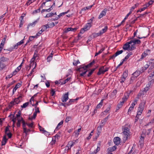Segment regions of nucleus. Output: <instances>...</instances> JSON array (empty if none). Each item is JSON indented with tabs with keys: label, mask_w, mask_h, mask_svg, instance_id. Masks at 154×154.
Instances as JSON below:
<instances>
[{
	"label": "nucleus",
	"mask_w": 154,
	"mask_h": 154,
	"mask_svg": "<svg viewBox=\"0 0 154 154\" xmlns=\"http://www.w3.org/2000/svg\"><path fill=\"white\" fill-rule=\"evenodd\" d=\"M123 132V141L125 143L128 139V136L130 135V129L128 127H125L122 129Z\"/></svg>",
	"instance_id": "f257e3e1"
},
{
	"label": "nucleus",
	"mask_w": 154,
	"mask_h": 154,
	"mask_svg": "<svg viewBox=\"0 0 154 154\" xmlns=\"http://www.w3.org/2000/svg\"><path fill=\"white\" fill-rule=\"evenodd\" d=\"M9 127H10V126L8 125L6 127L5 132V134L8 136L9 138H11L12 136V134L9 130Z\"/></svg>",
	"instance_id": "f03ea898"
},
{
	"label": "nucleus",
	"mask_w": 154,
	"mask_h": 154,
	"mask_svg": "<svg viewBox=\"0 0 154 154\" xmlns=\"http://www.w3.org/2000/svg\"><path fill=\"white\" fill-rule=\"evenodd\" d=\"M144 72L143 68H142V69H140V71L137 70L135 72H134L132 74V75L135 77V78H136L141 73Z\"/></svg>",
	"instance_id": "7ed1b4c3"
},
{
	"label": "nucleus",
	"mask_w": 154,
	"mask_h": 154,
	"mask_svg": "<svg viewBox=\"0 0 154 154\" xmlns=\"http://www.w3.org/2000/svg\"><path fill=\"white\" fill-rule=\"evenodd\" d=\"M146 104V101H144L142 102L139 104V106L138 108V110L143 111L144 109V106Z\"/></svg>",
	"instance_id": "20e7f679"
},
{
	"label": "nucleus",
	"mask_w": 154,
	"mask_h": 154,
	"mask_svg": "<svg viewBox=\"0 0 154 154\" xmlns=\"http://www.w3.org/2000/svg\"><path fill=\"white\" fill-rule=\"evenodd\" d=\"M75 143V141H69L66 147H68L67 150L70 149L73 146Z\"/></svg>",
	"instance_id": "39448f33"
},
{
	"label": "nucleus",
	"mask_w": 154,
	"mask_h": 154,
	"mask_svg": "<svg viewBox=\"0 0 154 154\" xmlns=\"http://www.w3.org/2000/svg\"><path fill=\"white\" fill-rule=\"evenodd\" d=\"M68 92L64 94L62 98V101L63 102H66L68 99Z\"/></svg>",
	"instance_id": "423d86ee"
},
{
	"label": "nucleus",
	"mask_w": 154,
	"mask_h": 154,
	"mask_svg": "<svg viewBox=\"0 0 154 154\" xmlns=\"http://www.w3.org/2000/svg\"><path fill=\"white\" fill-rule=\"evenodd\" d=\"M130 44H131V43L130 41L126 42L124 45L123 47V49L125 50H128L129 48L130 47Z\"/></svg>",
	"instance_id": "0eeeda50"
},
{
	"label": "nucleus",
	"mask_w": 154,
	"mask_h": 154,
	"mask_svg": "<svg viewBox=\"0 0 154 154\" xmlns=\"http://www.w3.org/2000/svg\"><path fill=\"white\" fill-rule=\"evenodd\" d=\"M131 44L132 43H134L136 44L140 45L141 43V41L135 38L133 39L130 41Z\"/></svg>",
	"instance_id": "6e6552de"
},
{
	"label": "nucleus",
	"mask_w": 154,
	"mask_h": 154,
	"mask_svg": "<svg viewBox=\"0 0 154 154\" xmlns=\"http://www.w3.org/2000/svg\"><path fill=\"white\" fill-rule=\"evenodd\" d=\"M107 11V9L106 8L104 9V10L103 11L100 13L99 16L98 18L100 19L103 16H105L106 15Z\"/></svg>",
	"instance_id": "1a4fd4ad"
},
{
	"label": "nucleus",
	"mask_w": 154,
	"mask_h": 154,
	"mask_svg": "<svg viewBox=\"0 0 154 154\" xmlns=\"http://www.w3.org/2000/svg\"><path fill=\"white\" fill-rule=\"evenodd\" d=\"M92 24H91V23H90L89 22L84 27V29H85V31H87L90 29L92 26Z\"/></svg>",
	"instance_id": "9d476101"
},
{
	"label": "nucleus",
	"mask_w": 154,
	"mask_h": 154,
	"mask_svg": "<svg viewBox=\"0 0 154 154\" xmlns=\"http://www.w3.org/2000/svg\"><path fill=\"white\" fill-rule=\"evenodd\" d=\"M104 66H101L99 68V71L97 73V75H100L104 73V72H103L104 71Z\"/></svg>",
	"instance_id": "9b49d317"
},
{
	"label": "nucleus",
	"mask_w": 154,
	"mask_h": 154,
	"mask_svg": "<svg viewBox=\"0 0 154 154\" xmlns=\"http://www.w3.org/2000/svg\"><path fill=\"white\" fill-rule=\"evenodd\" d=\"M120 138L119 137H115L113 139L114 143L116 145H119L120 143Z\"/></svg>",
	"instance_id": "f8f14e48"
},
{
	"label": "nucleus",
	"mask_w": 154,
	"mask_h": 154,
	"mask_svg": "<svg viewBox=\"0 0 154 154\" xmlns=\"http://www.w3.org/2000/svg\"><path fill=\"white\" fill-rule=\"evenodd\" d=\"M123 52V51L122 50L117 51L114 55L111 57L110 59H112L113 58H115L117 56L122 54Z\"/></svg>",
	"instance_id": "ddd939ff"
},
{
	"label": "nucleus",
	"mask_w": 154,
	"mask_h": 154,
	"mask_svg": "<svg viewBox=\"0 0 154 154\" xmlns=\"http://www.w3.org/2000/svg\"><path fill=\"white\" fill-rule=\"evenodd\" d=\"M9 59L4 57H2L0 58V62L2 63H5V62H8Z\"/></svg>",
	"instance_id": "4468645a"
},
{
	"label": "nucleus",
	"mask_w": 154,
	"mask_h": 154,
	"mask_svg": "<svg viewBox=\"0 0 154 154\" xmlns=\"http://www.w3.org/2000/svg\"><path fill=\"white\" fill-rule=\"evenodd\" d=\"M39 20V18H38L36 20H35L32 23L29 24L27 26V29H28L29 27L30 26L34 27L36 24V23Z\"/></svg>",
	"instance_id": "2eb2a0df"
},
{
	"label": "nucleus",
	"mask_w": 154,
	"mask_h": 154,
	"mask_svg": "<svg viewBox=\"0 0 154 154\" xmlns=\"http://www.w3.org/2000/svg\"><path fill=\"white\" fill-rule=\"evenodd\" d=\"M87 69L86 68H85V66H80L79 67L76 69L77 71L79 72H84L85 70H86V69Z\"/></svg>",
	"instance_id": "dca6fc26"
},
{
	"label": "nucleus",
	"mask_w": 154,
	"mask_h": 154,
	"mask_svg": "<svg viewBox=\"0 0 154 154\" xmlns=\"http://www.w3.org/2000/svg\"><path fill=\"white\" fill-rule=\"evenodd\" d=\"M142 135V134H141V136H140V138L139 141V143H140V145L141 146H143L144 142V137Z\"/></svg>",
	"instance_id": "f3484780"
},
{
	"label": "nucleus",
	"mask_w": 154,
	"mask_h": 154,
	"mask_svg": "<svg viewBox=\"0 0 154 154\" xmlns=\"http://www.w3.org/2000/svg\"><path fill=\"white\" fill-rule=\"evenodd\" d=\"M21 86V85L19 83H17V85H16L13 88V94H14V92L16 91V90L19 88Z\"/></svg>",
	"instance_id": "a211bd4d"
},
{
	"label": "nucleus",
	"mask_w": 154,
	"mask_h": 154,
	"mask_svg": "<svg viewBox=\"0 0 154 154\" xmlns=\"http://www.w3.org/2000/svg\"><path fill=\"white\" fill-rule=\"evenodd\" d=\"M7 37L6 35L4 36V38L2 39L1 43L0 44V46L2 47H3L5 42L6 39Z\"/></svg>",
	"instance_id": "6ab92c4d"
},
{
	"label": "nucleus",
	"mask_w": 154,
	"mask_h": 154,
	"mask_svg": "<svg viewBox=\"0 0 154 154\" xmlns=\"http://www.w3.org/2000/svg\"><path fill=\"white\" fill-rule=\"evenodd\" d=\"M41 30L43 32L46 30L47 28H49V25L47 24L45 25H44L42 26Z\"/></svg>",
	"instance_id": "aec40b11"
},
{
	"label": "nucleus",
	"mask_w": 154,
	"mask_h": 154,
	"mask_svg": "<svg viewBox=\"0 0 154 154\" xmlns=\"http://www.w3.org/2000/svg\"><path fill=\"white\" fill-rule=\"evenodd\" d=\"M116 149V146H113L112 147H109L107 150V152H112L115 150Z\"/></svg>",
	"instance_id": "412c9836"
},
{
	"label": "nucleus",
	"mask_w": 154,
	"mask_h": 154,
	"mask_svg": "<svg viewBox=\"0 0 154 154\" xmlns=\"http://www.w3.org/2000/svg\"><path fill=\"white\" fill-rule=\"evenodd\" d=\"M7 140L8 139L6 138V136L5 135L3 137L2 140V146L5 145L6 143Z\"/></svg>",
	"instance_id": "4be33fe9"
},
{
	"label": "nucleus",
	"mask_w": 154,
	"mask_h": 154,
	"mask_svg": "<svg viewBox=\"0 0 154 154\" xmlns=\"http://www.w3.org/2000/svg\"><path fill=\"white\" fill-rule=\"evenodd\" d=\"M109 116V115L107 116L104 119L101 121V123L102 126H103L105 124V123L107 122Z\"/></svg>",
	"instance_id": "5701e85b"
},
{
	"label": "nucleus",
	"mask_w": 154,
	"mask_h": 154,
	"mask_svg": "<svg viewBox=\"0 0 154 154\" xmlns=\"http://www.w3.org/2000/svg\"><path fill=\"white\" fill-rule=\"evenodd\" d=\"M6 66V64L0 62V70H2L4 69Z\"/></svg>",
	"instance_id": "b1692460"
},
{
	"label": "nucleus",
	"mask_w": 154,
	"mask_h": 154,
	"mask_svg": "<svg viewBox=\"0 0 154 154\" xmlns=\"http://www.w3.org/2000/svg\"><path fill=\"white\" fill-rule=\"evenodd\" d=\"M63 121H62L61 122H60V123H58L55 130V131H57L61 127L60 126L62 125L63 124Z\"/></svg>",
	"instance_id": "393cba45"
},
{
	"label": "nucleus",
	"mask_w": 154,
	"mask_h": 154,
	"mask_svg": "<svg viewBox=\"0 0 154 154\" xmlns=\"http://www.w3.org/2000/svg\"><path fill=\"white\" fill-rule=\"evenodd\" d=\"M129 97V95L128 94H127V95L125 94L124 96L122 98V103H124V102L126 101Z\"/></svg>",
	"instance_id": "a878e982"
},
{
	"label": "nucleus",
	"mask_w": 154,
	"mask_h": 154,
	"mask_svg": "<svg viewBox=\"0 0 154 154\" xmlns=\"http://www.w3.org/2000/svg\"><path fill=\"white\" fill-rule=\"evenodd\" d=\"M95 60H93L92 62L88 64L87 65L85 66V68H86L87 69L88 68L91 67L92 65H94V63H95Z\"/></svg>",
	"instance_id": "bb28decb"
},
{
	"label": "nucleus",
	"mask_w": 154,
	"mask_h": 154,
	"mask_svg": "<svg viewBox=\"0 0 154 154\" xmlns=\"http://www.w3.org/2000/svg\"><path fill=\"white\" fill-rule=\"evenodd\" d=\"M22 98V96H20L18 97L17 98H15L14 100V102L16 104H18L20 102V99Z\"/></svg>",
	"instance_id": "cd10ccee"
},
{
	"label": "nucleus",
	"mask_w": 154,
	"mask_h": 154,
	"mask_svg": "<svg viewBox=\"0 0 154 154\" xmlns=\"http://www.w3.org/2000/svg\"><path fill=\"white\" fill-rule=\"evenodd\" d=\"M100 143H101L100 142V141L98 143V146L97 147V149H96V150H95L94 151V153H95V154H96L100 150Z\"/></svg>",
	"instance_id": "c85d7f7f"
},
{
	"label": "nucleus",
	"mask_w": 154,
	"mask_h": 154,
	"mask_svg": "<svg viewBox=\"0 0 154 154\" xmlns=\"http://www.w3.org/2000/svg\"><path fill=\"white\" fill-rule=\"evenodd\" d=\"M98 66L96 67L95 68L92 69L91 71L89 72L88 74L87 75L88 77H90L92 74L93 72L97 68Z\"/></svg>",
	"instance_id": "c756f323"
},
{
	"label": "nucleus",
	"mask_w": 154,
	"mask_h": 154,
	"mask_svg": "<svg viewBox=\"0 0 154 154\" xmlns=\"http://www.w3.org/2000/svg\"><path fill=\"white\" fill-rule=\"evenodd\" d=\"M150 87V85L149 83H148L147 85L144 88L143 91V93L144 92L146 93L147 91L149 90V89Z\"/></svg>",
	"instance_id": "7c9ffc66"
},
{
	"label": "nucleus",
	"mask_w": 154,
	"mask_h": 154,
	"mask_svg": "<svg viewBox=\"0 0 154 154\" xmlns=\"http://www.w3.org/2000/svg\"><path fill=\"white\" fill-rule=\"evenodd\" d=\"M123 103H122V102H120V103L117 105L116 111H117V110H118L119 109L121 108L122 107Z\"/></svg>",
	"instance_id": "2f4dec72"
},
{
	"label": "nucleus",
	"mask_w": 154,
	"mask_h": 154,
	"mask_svg": "<svg viewBox=\"0 0 154 154\" xmlns=\"http://www.w3.org/2000/svg\"><path fill=\"white\" fill-rule=\"evenodd\" d=\"M108 29V27L107 26H106L104 29H102V30L100 31V33L102 34L106 32L107 30Z\"/></svg>",
	"instance_id": "473e14b6"
},
{
	"label": "nucleus",
	"mask_w": 154,
	"mask_h": 154,
	"mask_svg": "<svg viewBox=\"0 0 154 154\" xmlns=\"http://www.w3.org/2000/svg\"><path fill=\"white\" fill-rule=\"evenodd\" d=\"M21 69L20 66H18L15 70V71L13 72V74L14 75H15Z\"/></svg>",
	"instance_id": "72a5a7b5"
},
{
	"label": "nucleus",
	"mask_w": 154,
	"mask_h": 154,
	"mask_svg": "<svg viewBox=\"0 0 154 154\" xmlns=\"http://www.w3.org/2000/svg\"><path fill=\"white\" fill-rule=\"evenodd\" d=\"M103 126H102V125H101L97 128V130L98 132V133H98L99 134H100V133H101V131L102 128Z\"/></svg>",
	"instance_id": "f704fd0d"
},
{
	"label": "nucleus",
	"mask_w": 154,
	"mask_h": 154,
	"mask_svg": "<svg viewBox=\"0 0 154 154\" xmlns=\"http://www.w3.org/2000/svg\"><path fill=\"white\" fill-rule=\"evenodd\" d=\"M142 94H143V91H140L139 94H137L136 98L137 99H139L140 97L141 96Z\"/></svg>",
	"instance_id": "c9c22d12"
},
{
	"label": "nucleus",
	"mask_w": 154,
	"mask_h": 154,
	"mask_svg": "<svg viewBox=\"0 0 154 154\" xmlns=\"http://www.w3.org/2000/svg\"><path fill=\"white\" fill-rule=\"evenodd\" d=\"M71 104V103L70 102V100L68 102H67L65 103H62V105L63 106L65 107L66 106H69Z\"/></svg>",
	"instance_id": "e433bc0d"
},
{
	"label": "nucleus",
	"mask_w": 154,
	"mask_h": 154,
	"mask_svg": "<svg viewBox=\"0 0 154 154\" xmlns=\"http://www.w3.org/2000/svg\"><path fill=\"white\" fill-rule=\"evenodd\" d=\"M139 5V4L138 3H137V4H135L134 6H133L131 9V11H131V12H132L133 11V10H134V9L135 8H136Z\"/></svg>",
	"instance_id": "4c0bfd02"
},
{
	"label": "nucleus",
	"mask_w": 154,
	"mask_h": 154,
	"mask_svg": "<svg viewBox=\"0 0 154 154\" xmlns=\"http://www.w3.org/2000/svg\"><path fill=\"white\" fill-rule=\"evenodd\" d=\"M117 91L116 89L114 90L113 92L111 93V96H115V97H116V95L117 94Z\"/></svg>",
	"instance_id": "58836bf2"
},
{
	"label": "nucleus",
	"mask_w": 154,
	"mask_h": 154,
	"mask_svg": "<svg viewBox=\"0 0 154 154\" xmlns=\"http://www.w3.org/2000/svg\"><path fill=\"white\" fill-rule=\"evenodd\" d=\"M87 71L88 70L87 69H86V70H85L84 72H83L80 74V76L85 77V75Z\"/></svg>",
	"instance_id": "ea45409f"
},
{
	"label": "nucleus",
	"mask_w": 154,
	"mask_h": 154,
	"mask_svg": "<svg viewBox=\"0 0 154 154\" xmlns=\"http://www.w3.org/2000/svg\"><path fill=\"white\" fill-rule=\"evenodd\" d=\"M70 28H65L63 30V33H67L68 32L70 31Z\"/></svg>",
	"instance_id": "a19ab883"
},
{
	"label": "nucleus",
	"mask_w": 154,
	"mask_h": 154,
	"mask_svg": "<svg viewBox=\"0 0 154 154\" xmlns=\"http://www.w3.org/2000/svg\"><path fill=\"white\" fill-rule=\"evenodd\" d=\"M27 123L25 122H23L22 123V126L23 130H24L25 131L26 129V125Z\"/></svg>",
	"instance_id": "79ce46f5"
},
{
	"label": "nucleus",
	"mask_w": 154,
	"mask_h": 154,
	"mask_svg": "<svg viewBox=\"0 0 154 154\" xmlns=\"http://www.w3.org/2000/svg\"><path fill=\"white\" fill-rule=\"evenodd\" d=\"M15 102H14V101H11L10 103V104L9 106V109H11L13 106L15 105Z\"/></svg>",
	"instance_id": "37998d69"
},
{
	"label": "nucleus",
	"mask_w": 154,
	"mask_h": 154,
	"mask_svg": "<svg viewBox=\"0 0 154 154\" xmlns=\"http://www.w3.org/2000/svg\"><path fill=\"white\" fill-rule=\"evenodd\" d=\"M29 102H27L24 103L22 106H21V107L22 108H25L29 104Z\"/></svg>",
	"instance_id": "c03bdc74"
},
{
	"label": "nucleus",
	"mask_w": 154,
	"mask_h": 154,
	"mask_svg": "<svg viewBox=\"0 0 154 154\" xmlns=\"http://www.w3.org/2000/svg\"><path fill=\"white\" fill-rule=\"evenodd\" d=\"M25 36H24V38L21 40L20 41L18 42L17 43V45L18 46H20L22 44L24 43L23 40H24L25 39Z\"/></svg>",
	"instance_id": "a18cd8bd"
},
{
	"label": "nucleus",
	"mask_w": 154,
	"mask_h": 154,
	"mask_svg": "<svg viewBox=\"0 0 154 154\" xmlns=\"http://www.w3.org/2000/svg\"><path fill=\"white\" fill-rule=\"evenodd\" d=\"M36 0H28L26 3V5L28 6L30 4L32 3V2H33Z\"/></svg>",
	"instance_id": "49530a36"
},
{
	"label": "nucleus",
	"mask_w": 154,
	"mask_h": 154,
	"mask_svg": "<svg viewBox=\"0 0 154 154\" xmlns=\"http://www.w3.org/2000/svg\"><path fill=\"white\" fill-rule=\"evenodd\" d=\"M38 57V51L36 50H35V51L33 57V58H34V59H35L37 57Z\"/></svg>",
	"instance_id": "de8ad7c7"
},
{
	"label": "nucleus",
	"mask_w": 154,
	"mask_h": 154,
	"mask_svg": "<svg viewBox=\"0 0 154 154\" xmlns=\"http://www.w3.org/2000/svg\"><path fill=\"white\" fill-rule=\"evenodd\" d=\"M104 48H102L100 49V50L98 52L96 53L95 56L98 55V54L101 53L104 50Z\"/></svg>",
	"instance_id": "09e8293b"
},
{
	"label": "nucleus",
	"mask_w": 154,
	"mask_h": 154,
	"mask_svg": "<svg viewBox=\"0 0 154 154\" xmlns=\"http://www.w3.org/2000/svg\"><path fill=\"white\" fill-rule=\"evenodd\" d=\"M128 76V72L126 71H125L123 73V75L122 76L123 77H124L125 78H126Z\"/></svg>",
	"instance_id": "8fccbe9b"
},
{
	"label": "nucleus",
	"mask_w": 154,
	"mask_h": 154,
	"mask_svg": "<svg viewBox=\"0 0 154 154\" xmlns=\"http://www.w3.org/2000/svg\"><path fill=\"white\" fill-rule=\"evenodd\" d=\"M134 77L133 75L131 77L130 79V84H131L133 82V81L135 80L136 78Z\"/></svg>",
	"instance_id": "3c124183"
},
{
	"label": "nucleus",
	"mask_w": 154,
	"mask_h": 154,
	"mask_svg": "<svg viewBox=\"0 0 154 154\" xmlns=\"http://www.w3.org/2000/svg\"><path fill=\"white\" fill-rule=\"evenodd\" d=\"M35 59L34 58H32L30 61V67L32 65H33L34 64V60Z\"/></svg>",
	"instance_id": "603ef678"
},
{
	"label": "nucleus",
	"mask_w": 154,
	"mask_h": 154,
	"mask_svg": "<svg viewBox=\"0 0 154 154\" xmlns=\"http://www.w3.org/2000/svg\"><path fill=\"white\" fill-rule=\"evenodd\" d=\"M110 108H111V106H109V107H107L106 109L105 110L104 112H105V113H108V112H109V111H110Z\"/></svg>",
	"instance_id": "864d4df0"
},
{
	"label": "nucleus",
	"mask_w": 154,
	"mask_h": 154,
	"mask_svg": "<svg viewBox=\"0 0 154 154\" xmlns=\"http://www.w3.org/2000/svg\"><path fill=\"white\" fill-rule=\"evenodd\" d=\"M126 78H125L124 77L122 76L121 78V79L120 80L121 83H122L123 82H124L125 81Z\"/></svg>",
	"instance_id": "5fc2aeb1"
},
{
	"label": "nucleus",
	"mask_w": 154,
	"mask_h": 154,
	"mask_svg": "<svg viewBox=\"0 0 154 154\" xmlns=\"http://www.w3.org/2000/svg\"><path fill=\"white\" fill-rule=\"evenodd\" d=\"M33 122H32L30 124L27 123L26 124V125H27L29 127L33 128Z\"/></svg>",
	"instance_id": "6e6d98bb"
},
{
	"label": "nucleus",
	"mask_w": 154,
	"mask_h": 154,
	"mask_svg": "<svg viewBox=\"0 0 154 154\" xmlns=\"http://www.w3.org/2000/svg\"><path fill=\"white\" fill-rule=\"evenodd\" d=\"M51 10V8H49L47 9H43L41 11V13H42L45 11H47L48 12H49Z\"/></svg>",
	"instance_id": "4d7b16f0"
},
{
	"label": "nucleus",
	"mask_w": 154,
	"mask_h": 154,
	"mask_svg": "<svg viewBox=\"0 0 154 154\" xmlns=\"http://www.w3.org/2000/svg\"><path fill=\"white\" fill-rule=\"evenodd\" d=\"M23 133H25L26 135V136L27 135L28 133V132L31 131V130L30 129H27V128L26 129L25 131L24 130H23Z\"/></svg>",
	"instance_id": "13d9d810"
},
{
	"label": "nucleus",
	"mask_w": 154,
	"mask_h": 154,
	"mask_svg": "<svg viewBox=\"0 0 154 154\" xmlns=\"http://www.w3.org/2000/svg\"><path fill=\"white\" fill-rule=\"evenodd\" d=\"M21 122L20 119L17 120V127H20V126Z\"/></svg>",
	"instance_id": "bf43d9fd"
},
{
	"label": "nucleus",
	"mask_w": 154,
	"mask_h": 154,
	"mask_svg": "<svg viewBox=\"0 0 154 154\" xmlns=\"http://www.w3.org/2000/svg\"><path fill=\"white\" fill-rule=\"evenodd\" d=\"M149 65L147 64L145 65L144 67H143L140 69H142V68H143L144 71L146 70L149 67Z\"/></svg>",
	"instance_id": "052dcab7"
},
{
	"label": "nucleus",
	"mask_w": 154,
	"mask_h": 154,
	"mask_svg": "<svg viewBox=\"0 0 154 154\" xmlns=\"http://www.w3.org/2000/svg\"><path fill=\"white\" fill-rule=\"evenodd\" d=\"M71 117L70 116H68L66 117L65 121L66 122H68L71 119Z\"/></svg>",
	"instance_id": "680f3d73"
},
{
	"label": "nucleus",
	"mask_w": 154,
	"mask_h": 154,
	"mask_svg": "<svg viewBox=\"0 0 154 154\" xmlns=\"http://www.w3.org/2000/svg\"><path fill=\"white\" fill-rule=\"evenodd\" d=\"M147 55V54L145 53H143L141 55V57L140 59V60H141L143 59Z\"/></svg>",
	"instance_id": "e2e57ef3"
},
{
	"label": "nucleus",
	"mask_w": 154,
	"mask_h": 154,
	"mask_svg": "<svg viewBox=\"0 0 154 154\" xmlns=\"http://www.w3.org/2000/svg\"><path fill=\"white\" fill-rule=\"evenodd\" d=\"M93 131H92L91 133H90V135H89V136L87 138V139L88 140H89L91 138V137L93 135Z\"/></svg>",
	"instance_id": "0e129e2a"
},
{
	"label": "nucleus",
	"mask_w": 154,
	"mask_h": 154,
	"mask_svg": "<svg viewBox=\"0 0 154 154\" xmlns=\"http://www.w3.org/2000/svg\"><path fill=\"white\" fill-rule=\"evenodd\" d=\"M42 131H43V133L44 134H45L46 135H48L49 134H48V132L45 131L44 129H42Z\"/></svg>",
	"instance_id": "69168bd1"
},
{
	"label": "nucleus",
	"mask_w": 154,
	"mask_h": 154,
	"mask_svg": "<svg viewBox=\"0 0 154 154\" xmlns=\"http://www.w3.org/2000/svg\"><path fill=\"white\" fill-rule=\"evenodd\" d=\"M40 8H39L36 10H35L33 11L32 14H36L40 12Z\"/></svg>",
	"instance_id": "338daca9"
},
{
	"label": "nucleus",
	"mask_w": 154,
	"mask_h": 154,
	"mask_svg": "<svg viewBox=\"0 0 154 154\" xmlns=\"http://www.w3.org/2000/svg\"><path fill=\"white\" fill-rule=\"evenodd\" d=\"M23 23H24V20L21 19L20 20V26H19L20 27H21L23 25Z\"/></svg>",
	"instance_id": "774afa93"
}]
</instances>
